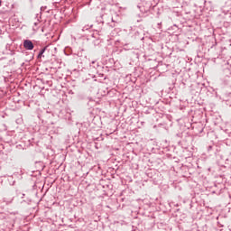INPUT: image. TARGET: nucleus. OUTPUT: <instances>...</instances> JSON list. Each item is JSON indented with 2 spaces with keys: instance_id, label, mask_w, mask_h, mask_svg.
I'll return each instance as SVG.
<instances>
[{
  "instance_id": "obj_1",
  "label": "nucleus",
  "mask_w": 231,
  "mask_h": 231,
  "mask_svg": "<svg viewBox=\"0 0 231 231\" xmlns=\"http://www.w3.org/2000/svg\"><path fill=\"white\" fill-rule=\"evenodd\" d=\"M23 48H25V50H29V51L33 50V42H32V41H30V40H25L23 42Z\"/></svg>"
},
{
  "instance_id": "obj_3",
  "label": "nucleus",
  "mask_w": 231,
  "mask_h": 231,
  "mask_svg": "<svg viewBox=\"0 0 231 231\" xmlns=\"http://www.w3.org/2000/svg\"><path fill=\"white\" fill-rule=\"evenodd\" d=\"M0 6H1V0H0Z\"/></svg>"
},
{
  "instance_id": "obj_2",
  "label": "nucleus",
  "mask_w": 231,
  "mask_h": 231,
  "mask_svg": "<svg viewBox=\"0 0 231 231\" xmlns=\"http://www.w3.org/2000/svg\"><path fill=\"white\" fill-rule=\"evenodd\" d=\"M47 47H44L43 49H42L38 54L37 59H42V55H44V52L46 51Z\"/></svg>"
}]
</instances>
